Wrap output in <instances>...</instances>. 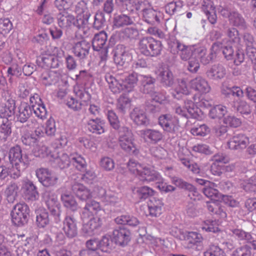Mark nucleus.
<instances>
[{
  "label": "nucleus",
  "instance_id": "obj_1",
  "mask_svg": "<svg viewBox=\"0 0 256 256\" xmlns=\"http://www.w3.org/2000/svg\"><path fill=\"white\" fill-rule=\"evenodd\" d=\"M218 12L223 18L228 19L232 26L242 30H246L248 28L246 20L237 10L232 8L230 6L224 5L220 6Z\"/></svg>",
  "mask_w": 256,
  "mask_h": 256
},
{
  "label": "nucleus",
  "instance_id": "obj_2",
  "mask_svg": "<svg viewBox=\"0 0 256 256\" xmlns=\"http://www.w3.org/2000/svg\"><path fill=\"white\" fill-rule=\"evenodd\" d=\"M138 48L140 52L146 56H156L162 49V42L151 36H145L140 40Z\"/></svg>",
  "mask_w": 256,
  "mask_h": 256
},
{
  "label": "nucleus",
  "instance_id": "obj_3",
  "mask_svg": "<svg viewBox=\"0 0 256 256\" xmlns=\"http://www.w3.org/2000/svg\"><path fill=\"white\" fill-rule=\"evenodd\" d=\"M198 47L194 46H186L178 40H175L168 43V48L172 54L176 55L179 54L180 59L187 61L196 54V50Z\"/></svg>",
  "mask_w": 256,
  "mask_h": 256
},
{
  "label": "nucleus",
  "instance_id": "obj_4",
  "mask_svg": "<svg viewBox=\"0 0 256 256\" xmlns=\"http://www.w3.org/2000/svg\"><path fill=\"white\" fill-rule=\"evenodd\" d=\"M158 124L169 136L174 137L180 131V126L178 118L169 114L160 116L158 118Z\"/></svg>",
  "mask_w": 256,
  "mask_h": 256
},
{
  "label": "nucleus",
  "instance_id": "obj_5",
  "mask_svg": "<svg viewBox=\"0 0 256 256\" xmlns=\"http://www.w3.org/2000/svg\"><path fill=\"white\" fill-rule=\"evenodd\" d=\"M30 210L24 202L16 204L11 212L12 224L18 226H22L27 224Z\"/></svg>",
  "mask_w": 256,
  "mask_h": 256
},
{
  "label": "nucleus",
  "instance_id": "obj_6",
  "mask_svg": "<svg viewBox=\"0 0 256 256\" xmlns=\"http://www.w3.org/2000/svg\"><path fill=\"white\" fill-rule=\"evenodd\" d=\"M118 135L120 148L128 152L136 154V149L133 142L134 136L132 130L128 127L122 126L118 130Z\"/></svg>",
  "mask_w": 256,
  "mask_h": 256
},
{
  "label": "nucleus",
  "instance_id": "obj_7",
  "mask_svg": "<svg viewBox=\"0 0 256 256\" xmlns=\"http://www.w3.org/2000/svg\"><path fill=\"white\" fill-rule=\"evenodd\" d=\"M36 172L39 182L45 187L55 186L58 182V176L48 168H40Z\"/></svg>",
  "mask_w": 256,
  "mask_h": 256
},
{
  "label": "nucleus",
  "instance_id": "obj_8",
  "mask_svg": "<svg viewBox=\"0 0 256 256\" xmlns=\"http://www.w3.org/2000/svg\"><path fill=\"white\" fill-rule=\"evenodd\" d=\"M44 196L50 216L53 218L55 223H60L61 221V206L58 201L56 196L54 194L50 196L47 192L45 193Z\"/></svg>",
  "mask_w": 256,
  "mask_h": 256
},
{
  "label": "nucleus",
  "instance_id": "obj_9",
  "mask_svg": "<svg viewBox=\"0 0 256 256\" xmlns=\"http://www.w3.org/2000/svg\"><path fill=\"white\" fill-rule=\"evenodd\" d=\"M114 60L120 66H124L132 60V56L128 48L123 44H118L113 50Z\"/></svg>",
  "mask_w": 256,
  "mask_h": 256
},
{
  "label": "nucleus",
  "instance_id": "obj_10",
  "mask_svg": "<svg viewBox=\"0 0 256 256\" xmlns=\"http://www.w3.org/2000/svg\"><path fill=\"white\" fill-rule=\"evenodd\" d=\"M105 80L108 84L109 88L113 93L118 94L126 90V86L124 84V81L120 73H118L116 76L110 74H106Z\"/></svg>",
  "mask_w": 256,
  "mask_h": 256
},
{
  "label": "nucleus",
  "instance_id": "obj_11",
  "mask_svg": "<svg viewBox=\"0 0 256 256\" xmlns=\"http://www.w3.org/2000/svg\"><path fill=\"white\" fill-rule=\"evenodd\" d=\"M232 236L239 241L250 244L252 248L256 250V238L248 232H246L242 228H232L230 229Z\"/></svg>",
  "mask_w": 256,
  "mask_h": 256
},
{
  "label": "nucleus",
  "instance_id": "obj_12",
  "mask_svg": "<svg viewBox=\"0 0 256 256\" xmlns=\"http://www.w3.org/2000/svg\"><path fill=\"white\" fill-rule=\"evenodd\" d=\"M130 231L124 227H120L114 230L112 232V240L117 244L125 246L130 240Z\"/></svg>",
  "mask_w": 256,
  "mask_h": 256
},
{
  "label": "nucleus",
  "instance_id": "obj_13",
  "mask_svg": "<svg viewBox=\"0 0 256 256\" xmlns=\"http://www.w3.org/2000/svg\"><path fill=\"white\" fill-rule=\"evenodd\" d=\"M137 176L142 182L157 181L160 182L162 180V176L158 172L144 165L142 166V170H140Z\"/></svg>",
  "mask_w": 256,
  "mask_h": 256
},
{
  "label": "nucleus",
  "instance_id": "obj_14",
  "mask_svg": "<svg viewBox=\"0 0 256 256\" xmlns=\"http://www.w3.org/2000/svg\"><path fill=\"white\" fill-rule=\"evenodd\" d=\"M8 158L10 162L12 164H20L24 162V159L28 161V164L30 160L28 156L26 154H22V150L21 148L18 145H16L12 147L8 152Z\"/></svg>",
  "mask_w": 256,
  "mask_h": 256
},
{
  "label": "nucleus",
  "instance_id": "obj_15",
  "mask_svg": "<svg viewBox=\"0 0 256 256\" xmlns=\"http://www.w3.org/2000/svg\"><path fill=\"white\" fill-rule=\"evenodd\" d=\"M248 143V138L244 134H240L234 135L230 139L227 145L231 150H241L245 148Z\"/></svg>",
  "mask_w": 256,
  "mask_h": 256
},
{
  "label": "nucleus",
  "instance_id": "obj_16",
  "mask_svg": "<svg viewBox=\"0 0 256 256\" xmlns=\"http://www.w3.org/2000/svg\"><path fill=\"white\" fill-rule=\"evenodd\" d=\"M62 230L65 235L72 238L78 234V228L76 220L72 216H67L63 220Z\"/></svg>",
  "mask_w": 256,
  "mask_h": 256
},
{
  "label": "nucleus",
  "instance_id": "obj_17",
  "mask_svg": "<svg viewBox=\"0 0 256 256\" xmlns=\"http://www.w3.org/2000/svg\"><path fill=\"white\" fill-rule=\"evenodd\" d=\"M156 80L150 75L139 74V84L140 91L145 94L152 93L154 90Z\"/></svg>",
  "mask_w": 256,
  "mask_h": 256
},
{
  "label": "nucleus",
  "instance_id": "obj_18",
  "mask_svg": "<svg viewBox=\"0 0 256 256\" xmlns=\"http://www.w3.org/2000/svg\"><path fill=\"white\" fill-rule=\"evenodd\" d=\"M142 16V20L145 22L152 26L160 24V18H162V14L152 8L144 9Z\"/></svg>",
  "mask_w": 256,
  "mask_h": 256
},
{
  "label": "nucleus",
  "instance_id": "obj_19",
  "mask_svg": "<svg viewBox=\"0 0 256 256\" xmlns=\"http://www.w3.org/2000/svg\"><path fill=\"white\" fill-rule=\"evenodd\" d=\"M58 26L62 29H68L74 26V16L63 10L59 12L56 16Z\"/></svg>",
  "mask_w": 256,
  "mask_h": 256
},
{
  "label": "nucleus",
  "instance_id": "obj_20",
  "mask_svg": "<svg viewBox=\"0 0 256 256\" xmlns=\"http://www.w3.org/2000/svg\"><path fill=\"white\" fill-rule=\"evenodd\" d=\"M216 47L217 46L216 44H213L208 54H206V49L204 47H198L196 48V54L203 64L206 65L210 64L216 58V52L214 48Z\"/></svg>",
  "mask_w": 256,
  "mask_h": 256
},
{
  "label": "nucleus",
  "instance_id": "obj_21",
  "mask_svg": "<svg viewBox=\"0 0 256 256\" xmlns=\"http://www.w3.org/2000/svg\"><path fill=\"white\" fill-rule=\"evenodd\" d=\"M32 114V110L30 105L24 102L20 103L16 110L15 118L18 122L22 123L26 122Z\"/></svg>",
  "mask_w": 256,
  "mask_h": 256
},
{
  "label": "nucleus",
  "instance_id": "obj_22",
  "mask_svg": "<svg viewBox=\"0 0 256 256\" xmlns=\"http://www.w3.org/2000/svg\"><path fill=\"white\" fill-rule=\"evenodd\" d=\"M90 44L86 40H82L74 44L72 50L76 56L80 60L84 59L89 54Z\"/></svg>",
  "mask_w": 256,
  "mask_h": 256
},
{
  "label": "nucleus",
  "instance_id": "obj_23",
  "mask_svg": "<svg viewBox=\"0 0 256 256\" xmlns=\"http://www.w3.org/2000/svg\"><path fill=\"white\" fill-rule=\"evenodd\" d=\"M102 202L105 205L110 206L113 208L114 212H118L122 208V201L120 198L117 196V194L108 192V193L102 198Z\"/></svg>",
  "mask_w": 256,
  "mask_h": 256
},
{
  "label": "nucleus",
  "instance_id": "obj_24",
  "mask_svg": "<svg viewBox=\"0 0 256 256\" xmlns=\"http://www.w3.org/2000/svg\"><path fill=\"white\" fill-rule=\"evenodd\" d=\"M16 101L10 96L6 99L4 104L0 106V116L1 118H8L14 114L16 112Z\"/></svg>",
  "mask_w": 256,
  "mask_h": 256
},
{
  "label": "nucleus",
  "instance_id": "obj_25",
  "mask_svg": "<svg viewBox=\"0 0 256 256\" xmlns=\"http://www.w3.org/2000/svg\"><path fill=\"white\" fill-rule=\"evenodd\" d=\"M191 88L202 94L210 91V87L208 82L202 76H197L190 81Z\"/></svg>",
  "mask_w": 256,
  "mask_h": 256
},
{
  "label": "nucleus",
  "instance_id": "obj_26",
  "mask_svg": "<svg viewBox=\"0 0 256 256\" xmlns=\"http://www.w3.org/2000/svg\"><path fill=\"white\" fill-rule=\"evenodd\" d=\"M72 190L81 200H86L92 197L90 190L80 183H74L72 186Z\"/></svg>",
  "mask_w": 256,
  "mask_h": 256
},
{
  "label": "nucleus",
  "instance_id": "obj_27",
  "mask_svg": "<svg viewBox=\"0 0 256 256\" xmlns=\"http://www.w3.org/2000/svg\"><path fill=\"white\" fill-rule=\"evenodd\" d=\"M206 76L210 79L218 80L224 78L226 74L225 68L221 64L213 65L206 72Z\"/></svg>",
  "mask_w": 256,
  "mask_h": 256
},
{
  "label": "nucleus",
  "instance_id": "obj_28",
  "mask_svg": "<svg viewBox=\"0 0 256 256\" xmlns=\"http://www.w3.org/2000/svg\"><path fill=\"white\" fill-rule=\"evenodd\" d=\"M24 194L26 198L30 200H36L39 198V194L37 188L33 182L30 180L25 182L24 186Z\"/></svg>",
  "mask_w": 256,
  "mask_h": 256
},
{
  "label": "nucleus",
  "instance_id": "obj_29",
  "mask_svg": "<svg viewBox=\"0 0 256 256\" xmlns=\"http://www.w3.org/2000/svg\"><path fill=\"white\" fill-rule=\"evenodd\" d=\"M130 116L137 125H146L148 124V120L145 112L139 108H134L130 114Z\"/></svg>",
  "mask_w": 256,
  "mask_h": 256
},
{
  "label": "nucleus",
  "instance_id": "obj_30",
  "mask_svg": "<svg viewBox=\"0 0 256 256\" xmlns=\"http://www.w3.org/2000/svg\"><path fill=\"white\" fill-rule=\"evenodd\" d=\"M158 78L162 86L164 88L171 87L174 83L173 74L168 69L160 71Z\"/></svg>",
  "mask_w": 256,
  "mask_h": 256
},
{
  "label": "nucleus",
  "instance_id": "obj_31",
  "mask_svg": "<svg viewBox=\"0 0 256 256\" xmlns=\"http://www.w3.org/2000/svg\"><path fill=\"white\" fill-rule=\"evenodd\" d=\"M104 122L98 118L89 120L86 124L88 130L91 132L100 134L104 132Z\"/></svg>",
  "mask_w": 256,
  "mask_h": 256
},
{
  "label": "nucleus",
  "instance_id": "obj_32",
  "mask_svg": "<svg viewBox=\"0 0 256 256\" xmlns=\"http://www.w3.org/2000/svg\"><path fill=\"white\" fill-rule=\"evenodd\" d=\"M60 199L64 206L68 210L72 212L78 210L79 206L72 195L64 193L61 194Z\"/></svg>",
  "mask_w": 256,
  "mask_h": 256
},
{
  "label": "nucleus",
  "instance_id": "obj_33",
  "mask_svg": "<svg viewBox=\"0 0 256 256\" xmlns=\"http://www.w3.org/2000/svg\"><path fill=\"white\" fill-rule=\"evenodd\" d=\"M102 221L98 216H92L90 220L86 222L84 225L83 230L88 235L94 234V231L101 226Z\"/></svg>",
  "mask_w": 256,
  "mask_h": 256
},
{
  "label": "nucleus",
  "instance_id": "obj_34",
  "mask_svg": "<svg viewBox=\"0 0 256 256\" xmlns=\"http://www.w3.org/2000/svg\"><path fill=\"white\" fill-rule=\"evenodd\" d=\"M107 38L108 36L106 32L103 30L95 34L92 42V46L94 50L99 51L101 49L104 48Z\"/></svg>",
  "mask_w": 256,
  "mask_h": 256
},
{
  "label": "nucleus",
  "instance_id": "obj_35",
  "mask_svg": "<svg viewBox=\"0 0 256 256\" xmlns=\"http://www.w3.org/2000/svg\"><path fill=\"white\" fill-rule=\"evenodd\" d=\"M141 132L144 138L148 139L152 144L157 143L160 141L163 138L162 132L158 130L146 129L142 130Z\"/></svg>",
  "mask_w": 256,
  "mask_h": 256
},
{
  "label": "nucleus",
  "instance_id": "obj_36",
  "mask_svg": "<svg viewBox=\"0 0 256 256\" xmlns=\"http://www.w3.org/2000/svg\"><path fill=\"white\" fill-rule=\"evenodd\" d=\"M124 81V84L126 86V90L130 92L134 86L137 82H139V75L135 72H132L130 74L126 72L120 74Z\"/></svg>",
  "mask_w": 256,
  "mask_h": 256
},
{
  "label": "nucleus",
  "instance_id": "obj_37",
  "mask_svg": "<svg viewBox=\"0 0 256 256\" xmlns=\"http://www.w3.org/2000/svg\"><path fill=\"white\" fill-rule=\"evenodd\" d=\"M190 94L186 81L184 79L178 80V85L172 92L173 97L178 100L182 98V94L188 95Z\"/></svg>",
  "mask_w": 256,
  "mask_h": 256
},
{
  "label": "nucleus",
  "instance_id": "obj_38",
  "mask_svg": "<svg viewBox=\"0 0 256 256\" xmlns=\"http://www.w3.org/2000/svg\"><path fill=\"white\" fill-rule=\"evenodd\" d=\"M71 164L78 170L84 171L86 167L85 159L80 154L74 153L70 154Z\"/></svg>",
  "mask_w": 256,
  "mask_h": 256
},
{
  "label": "nucleus",
  "instance_id": "obj_39",
  "mask_svg": "<svg viewBox=\"0 0 256 256\" xmlns=\"http://www.w3.org/2000/svg\"><path fill=\"white\" fill-rule=\"evenodd\" d=\"M18 186L15 182H11L6 188L5 194L6 200L9 203H14L16 200L18 194Z\"/></svg>",
  "mask_w": 256,
  "mask_h": 256
},
{
  "label": "nucleus",
  "instance_id": "obj_40",
  "mask_svg": "<svg viewBox=\"0 0 256 256\" xmlns=\"http://www.w3.org/2000/svg\"><path fill=\"white\" fill-rule=\"evenodd\" d=\"M133 24L132 18L126 14H122L114 18V25L116 28H120Z\"/></svg>",
  "mask_w": 256,
  "mask_h": 256
},
{
  "label": "nucleus",
  "instance_id": "obj_41",
  "mask_svg": "<svg viewBox=\"0 0 256 256\" xmlns=\"http://www.w3.org/2000/svg\"><path fill=\"white\" fill-rule=\"evenodd\" d=\"M224 32L230 42L236 44H240V38L237 28L228 26L225 28Z\"/></svg>",
  "mask_w": 256,
  "mask_h": 256
},
{
  "label": "nucleus",
  "instance_id": "obj_42",
  "mask_svg": "<svg viewBox=\"0 0 256 256\" xmlns=\"http://www.w3.org/2000/svg\"><path fill=\"white\" fill-rule=\"evenodd\" d=\"M58 80V76L54 71L46 72L42 75V81L45 86H50L55 84Z\"/></svg>",
  "mask_w": 256,
  "mask_h": 256
},
{
  "label": "nucleus",
  "instance_id": "obj_43",
  "mask_svg": "<svg viewBox=\"0 0 256 256\" xmlns=\"http://www.w3.org/2000/svg\"><path fill=\"white\" fill-rule=\"evenodd\" d=\"M214 184L210 182V184L206 185V187L202 188V192L208 198L218 200L221 198V194L218 191L214 188Z\"/></svg>",
  "mask_w": 256,
  "mask_h": 256
},
{
  "label": "nucleus",
  "instance_id": "obj_44",
  "mask_svg": "<svg viewBox=\"0 0 256 256\" xmlns=\"http://www.w3.org/2000/svg\"><path fill=\"white\" fill-rule=\"evenodd\" d=\"M227 112L226 106L218 104L212 108L209 112V116L212 119H220Z\"/></svg>",
  "mask_w": 256,
  "mask_h": 256
},
{
  "label": "nucleus",
  "instance_id": "obj_45",
  "mask_svg": "<svg viewBox=\"0 0 256 256\" xmlns=\"http://www.w3.org/2000/svg\"><path fill=\"white\" fill-rule=\"evenodd\" d=\"M36 222L38 226L44 228L50 222L48 213L45 210H40L36 216Z\"/></svg>",
  "mask_w": 256,
  "mask_h": 256
},
{
  "label": "nucleus",
  "instance_id": "obj_46",
  "mask_svg": "<svg viewBox=\"0 0 256 256\" xmlns=\"http://www.w3.org/2000/svg\"><path fill=\"white\" fill-rule=\"evenodd\" d=\"M73 10L78 14H91L90 10L88 7V2L84 0H80L74 6Z\"/></svg>",
  "mask_w": 256,
  "mask_h": 256
},
{
  "label": "nucleus",
  "instance_id": "obj_47",
  "mask_svg": "<svg viewBox=\"0 0 256 256\" xmlns=\"http://www.w3.org/2000/svg\"><path fill=\"white\" fill-rule=\"evenodd\" d=\"M91 14H80L76 16V18L74 16V26L79 29L87 27L88 24V20Z\"/></svg>",
  "mask_w": 256,
  "mask_h": 256
},
{
  "label": "nucleus",
  "instance_id": "obj_48",
  "mask_svg": "<svg viewBox=\"0 0 256 256\" xmlns=\"http://www.w3.org/2000/svg\"><path fill=\"white\" fill-rule=\"evenodd\" d=\"M134 192L138 195L140 199H146L150 196H152L154 191L150 188L144 186L138 188H135L134 190Z\"/></svg>",
  "mask_w": 256,
  "mask_h": 256
},
{
  "label": "nucleus",
  "instance_id": "obj_49",
  "mask_svg": "<svg viewBox=\"0 0 256 256\" xmlns=\"http://www.w3.org/2000/svg\"><path fill=\"white\" fill-rule=\"evenodd\" d=\"M112 239L110 236H104L100 240H99V249L102 252H109L113 246Z\"/></svg>",
  "mask_w": 256,
  "mask_h": 256
},
{
  "label": "nucleus",
  "instance_id": "obj_50",
  "mask_svg": "<svg viewBox=\"0 0 256 256\" xmlns=\"http://www.w3.org/2000/svg\"><path fill=\"white\" fill-rule=\"evenodd\" d=\"M21 140L23 144L30 148L37 146L39 143L36 138L30 132L24 134L21 138Z\"/></svg>",
  "mask_w": 256,
  "mask_h": 256
},
{
  "label": "nucleus",
  "instance_id": "obj_51",
  "mask_svg": "<svg viewBox=\"0 0 256 256\" xmlns=\"http://www.w3.org/2000/svg\"><path fill=\"white\" fill-rule=\"evenodd\" d=\"M70 160V155L68 156L65 153H62L55 159V162L60 169L68 168L71 164Z\"/></svg>",
  "mask_w": 256,
  "mask_h": 256
},
{
  "label": "nucleus",
  "instance_id": "obj_52",
  "mask_svg": "<svg viewBox=\"0 0 256 256\" xmlns=\"http://www.w3.org/2000/svg\"><path fill=\"white\" fill-rule=\"evenodd\" d=\"M74 92L78 98L81 100L83 105L88 106L90 104L91 99L90 94L84 89H75Z\"/></svg>",
  "mask_w": 256,
  "mask_h": 256
},
{
  "label": "nucleus",
  "instance_id": "obj_53",
  "mask_svg": "<svg viewBox=\"0 0 256 256\" xmlns=\"http://www.w3.org/2000/svg\"><path fill=\"white\" fill-rule=\"evenodd\" d=\"M26 158L24 159V162L20 164H14V166H13L12 170L10 172V176L14 179L18 178L21 175V172L26 169V168L28 166V161L25 160Z\"/></svg>",
  "mask_w": 256,
  "mask_h": 256
},
{
  "label": "nucleus",
  "instance_id": "obj_54",
  "mask_svg": "<svg viewBox=\"0 0 256 256\" xmlns=\"http://www.w3.org/2000/svg\"><path fill=\"white\" fill-rule=\"evenodd\" d=\"M183 4L180 1L172 2L165 6L166 12L170 15H173L176 12L180 11Z\"/></svg>",
  "mask_w": 256,
  "mask_h": 256
},
{
  "label": "nucleus",
  "instance_id": "obj_55",
  "mask_svg": "<svg viewBox=\"0 0 256 256\" xmlns=\"http://www.w3.org/2000/svg\"><path fill=\"white\" fill-rule=\"evenodd\" d=\"M0 132L4 134L2 138L6 140L12 133L11 123L8 118H4L0 127Z\"/></svg>",
  "mask_w": 256,
  "mask_h": 256
},
{
  "label": "nucleus",
  "instance_id": "obj_56",
  "mask_svg": "<svg viewBox=\"0 0 256 256\" xmlns=\"http://www.w3.org/2000/svg\"><path fill=\"white\" fill-rule=\"evenodd\" d=\"M184 107L188 110L190 116L192 118L197 119L199 117V114L198 112V108H196L194 102L190 100H186L184 101Z\"/></svg>",
  "mask_w": 256,
  "mask_h": 256
},
{
  "label": "nucleus",
  "instance_id": "obj_57",
  "mask_svg": "<svg viewBox=\"0 0 256 256\" xmlns=\"http://www.w3.org/2000/svg\"><path fill=\"white\" fill-rule=\"evenodd\" d=\"M190 132L194 136H204L210 133V128L206 125L202 124L192 128Z\"/></svg>",
  "mask_w": 256,
  "mask_h": 256
},
{
  "label": "nucleus",
  "instance_id": "obj_58",
  "mask_svg": "<svg viewBox=\"0 0 256 256\" xmlns=\"http://www.w3.org/2000/svg\"><path fill=\"white\" fill-rule=\"evenodd\" d=\"M202 229L206 232L216 233L220 231L215 220H206L202 226Z\"/></svg>",
  "mask_w": 256,
  "mask_h": 256
},
{
  "label": "nucleus",
  "instance_id": "obj_59",
  "mask_svg": "<svg viewBox=\"0 0 256 256\" xmlns=\"http://www.w3.org/2000/svg\"><path fill=\"white\" fill-rule=\"evenodd\" d=\"M107 116L111 126L116 130H119L120 128V121L116 114L112 110H108Z\"/></svg>",
  "mask_w": 256,
  "mask_h": 256
},
{
  "label": "nucleus",
  "instance_id": "obj_60",
  "mask_svg": "<svg viewBox=\"0 0 256 256\" xmlns=\"http://www.w3.org/2000/svg\"><path fill=\"white\" fill-rule=\"evenodd\" d=\"M105 22L104 14L102 12H98L94 16L93 27L96 30H100L104 26Z\"/></svg>",
  "mask_w": 256,
  "mask_h": 256
},
{
  "label": "nucleus",
  "instance_id": "obj_61",
  "mask_svg": "<svg viewBox=\"0 0 256 256\" xmlns=\"http://www.w3.org/2000/svg\"><path fill=\"white\" fill-rule=\"evenodd\" d=\"M75 0H55L54 4L59 10H68L72 8Z\"/></svg>",
  "mask_w": 256,
  "mask_h": 256
},
{
  "label": "nucleus",
  "instance_id": "obj_62",
  "mask_svg": "<svg viewBox=\"0 0 256 256\" xmlns=\"http://www.w3.org/2000/svg\"><path fill=\"white\" fill-rule=\"evenodd\" d=\"M32 110L38 118L40 119L46 118L47 112L44 105L42 103L34 106L32 105Z\"/></svg>",
  "mask_w": 256,
  "mask_h": 256
},
{
  "label": "nucleus",
  "instance_id": "obj_63",
  "mask_svg": "<svg viewBox=\"0 0 256 256\" xmlns=\"http://www.w3.org/2000/svg\"><path fill=\"white\" fill-rule=\"evenodd\" d=\"M12 27V22L8 18L0 19V32L1 34H6L9 33Z\"/></svg>",
  "mask_w": 256,
  "mask_h": 256
},
{
  "label": "nucleus",
  "instance_id": "obj_64",
  "mask_svg": "<svg viewBox=\"0 0 256 256\" xmlns=\"http://www.w3.org/2000/svg\"><path fill=\"white\" fill-rule=\"evenodd\" d=\"M114 160L106 156L102 158L100 164L102 169L106 171H112L114 168Z\"/></svg>",
  "mask_w": 256,
  "mask_h": 256
}]
</instances>
